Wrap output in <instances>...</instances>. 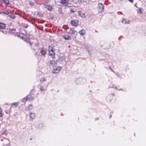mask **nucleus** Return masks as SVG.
I'll list each match as a JSON object with an SVG mask.
<instances>
[{
    "label": "nucleus",
    "mask_w": 146,
    "mask_h": 146,
    "mask_svg": "<svg viewBox=\"0 0 146 146\" xmlns=\"http://www.w3.org/2000/svg\"><path fill=\"white\" fill-rule=\"evenodd\" d=\"M62 68L61 66H58L56 68H54L52 70V72L53 73H57L61 70Z\"/></svg>",
    "instance_id": "f257e3e1"
},
{
    "label": "nucleus",
    "mask_w": 146,
    "mask_h": 146,
    "mask_svg": "<svg viewBox=\"0 0 146 146\" xmlns=\"http://www.w3.org/2000/svg\"><path fill=\"white\" fill-rule=\"evenodd\" d=\"M33 99V97L31 95H29L27 96L24 98L23 99V102L25 103L26 101L27 100L31 101Z\"/></svg>",
    "instance_id": "f03ea898"
},
{
    "label": "nucleus",
    "mask_w": 146,
    "mask_h": 146,
    "mask_svg": "<svg viewBox=\"0 0 146 146\" xmlns=\"http://www.w3.org/2000/svg\"><path fill=\"white\" fill-rule=\"evenodd\" d=\"M3 13L5 15H8L9 17L12 19H14L15 18V16L13 14H12L9 12H3Z\"/></svg>",
    "instance_id": "7ed1b4c3"
},
{
    "label": "nucleus",
    "mask_w": 146,
    "mask_h": 146,
    "mask_svg": "<svg viewBox=\"0 0 146 146\" xmlns=\"http://www.w3.org/2000/svg\"><path fill=\"white\" fill-rule=\"evenodd\" d=\"M103 5L101 3H100L98 4V11L99 12H100L102 11L104 9Z\"/></svg>",
    "instance_id": "20e7f679"
},
{
    "label": "nucleus",
    "mask_w": 146,
    "mask_h": 146,
    "mask_svg": "<svg viewBox=\"0 0 146 146\" xmlns=\"http://www.w3.org/2000/svg\"><path fill=\"white\" fill-rule=\"evenodd\" d=\"M71 23L73 26H77L78 25V21L77 20H75L72 21Z\"/></svg>",
    "instance_id": "39448f33"
},
{
    "label": "nucleus",
    "mask_w": 146,
    "mask_h": 146,
    "mask_svg": "<svg viewBox=\"0 0 146 146\" xmlns=\"http://www.w3.org/2000/svg\"><path fill=\"white\" fill-rule=\"evenodd\" d=\"M60 3L66 6H67L68 4V1L67 0H61Z\"/></svg>",
    "instance_id": "423d86ee"
},
{
    "label": "nucleus",
    "mask_w": 146,
    "mask_h": 146,
    "mask_svg": "<svg viewBox=\"0 0 146 146\" xmlns=\"http://www.w3.org/2000/svg\"><path fill=\"white\" fill-rule=\"evenodd\" d=\"M29 116L30 117V119L31 120H32L35 117V114L33 113H30V114Z\"/></svg>",
    "instance_id": "0eeeda50"
},
{
    "label": "nucleus",
    "mask_w": 146,
    "mask_h": 146,
    "mask_svg": "<svg viewBox=\"0 0 146 146\" xmlns=\"http://www.w3.org/2000/svg\"><path fill=\"white\" fill-rule=\"evenodd\" d=\"M50 64L51 66L53 67H54L57 66V64L56 62L54 61H50Z\"/></svg>",
    "instance_id": "6e6552de"
},
{
    "label": "nucleus",
    "mask_w": 146,
    "mask_h": 146,
    "mask_svg": "<svg viewBox=\"0 0 146 146\" xmlns=\"http://www.w3.org/2000/svg\"><path fill=\"white\" fill-rule=\"evenodd\" d=\"M19 105V104L17 102H14L11 104V108H14L17 107Z\"/></svg>",
    "instance_id": "1a4fd4ad"
},
{
    "label": "nucleus",
    "mask_w": 146,
    "mask_h": 146,
    "mask_svg": "<svg viewBox=\"0 0 146 146\" xmlns=\"http://www.w3.org/2000/svg\"><path fill=\"white\" fill-rule=\"evenodd\" d=\"M44 7L45 8L47 9L49 11H51L52 9V7L51 6L47 5H45Z\"/></svg>",
    "instance_id": "9d476101"
},
{
    "label": "nucleus",
    "mask_w": 146,
    "mask_h": 146,
    "mask_svg": "<svg viewBox=\"0 0 146 146\" xmlns=\"http://www.w3.org/2000/svg\"><path fill=\"white\" fill-rule=\"evenodd\" d=\"M122 22L125 24H129L130 21L127 19H123Z\"/></svg>",
    "instance_id": "9b49d317"
},
{
    "label": "nucleus",
    "mask_w": 146,
    "mask_h": 146,
    "mask_svg": "<svg viewBox=\"0 0 146 146\" xmlns=\"http://www.w3.org/2000/svg\"><path fill=\"white\" fill-rule=\"evenodd\" d=\"M114 96L112 94L109 95L108 96L107 99L111 102V100H112L113 97Z\"/></svg>",
    "instance_id": "f8f14e48"
},
{
    "label": "nucleus",
    "mask_w": 146,
    "mask_h": 146,
    "mask_svg": "<svg viewBox=\"0 0 146 146\" xmlns=\"http://www.w3.org/2000/svg\"><path fill=\"white\" fill-rule=\"evenodd\" d=\"M6 25L5 24L0 23V29H3L5 27Z\"/></svg>",
    "instance_id": "ddd939ff"
},
{
    "label": "nucleus",
    "mask_w": 146,
    "mask_h": 146,
    "mask_svg": "<svg viewBox=\"0 0 146 146\" xmlns=\"http://www.w3.org/2000/svg\"><path fill=\"white\" fill-rule=\"evenodd\" d=\"M79 33L81 35H84L86 33V31L84 29H82L79 32Z\"/></svg>",
    "instance_id": "4468645a"
},
{
    "label": "nucleus",
    "mask_w": 146,
    "mask_h": 146,
    "mask_svg": "<svg viewBox=\"0 0 146 146\" xmlns=\"http://www.w3.org/2000/svg\"><path fill=\"white\" fill-rule=\"evenodd\" d=\"M17 35L19 38L22 39L24 36V35L22 33H17Z\"/></svg>",
    "instance_id": "2eb2a0df"
},
{
    "label": "nucleus",
    "mask_w": 146,
    "mask_h": 146,
    "mask_svg": "<svg viewBox=\"0 0 146 146\" xmlns=\"http://www.w3.org/2000/svg\"><path fill=\"white\" fill-rule=\"evenodd\" d=\"M63 37L65 39L67 40H70L71 39L70 37L67 35H63Z\"/></svg>",
    "instance_id": "dca6fc26"
},
{
    "label": "nucleus",
    "mask_w": 146,
    "mask_h": 146,
    "mask_svg": "<svg viewBox=\"0 0 146 146\" xmlns=\"http://www.w3.org/2000/svg\"><path fill=\"white\" fill-rule=\"evenodd\" d=\"M76 31L74 30L73 29L70 28V29L69 33L71 34H75Z\"/></svg>",
    "instance_id": "f3484780"
},
{
    "label": "nucleus",
    "mask_w": 146,
    "mask_h": 146,
    "mask_svg": "<svg viewBox=\"0 0 146 146\" xmlns=\"http://www.w3.org/2000/svg\"><path fill=\"white\" fill-rule=\"evenodd\" d=\"M46 79L44 77L42 78L40 80V83H42L43 82L46 81Z\"/></svg>",
    "instance_id": "a211bd4d"
},
{
    "label": "nucleus",
    "mask_w": 146,
    "mask_h": 146,
    "mask_svg": "<svg viewBox=\"0 0 146 146\" xmlns=\"http://www.w3.org/2000/svg\"><path fill=\"white\" fill-rule=\"evenodd\" d=\"M40 89L41 92L44 91V90H45V89L44 88V87L42 86H41L40 88Z\"/></svg>",
    "instance_id": "6ab92c4d"
},
{
    "label": "nucleus",
    "mask_w": 146,
    "mask_h": 146,
    "mask_svg": "<svg viewBox=\"0 0 146 146\" xmlns=\"http://www.w3.org/2000/svg\"><path fill=\"white\" fill-rule=\"evenodd\" d=\"M48 50L49 51V52L50 53V52H52L53 51V48L51 46H49L48 48Z\"/></svg>",
    "instance_id": "aec40b11"
},
{
    "label": "nucleus",
    "mask_w": 146,
    "mask_h": 146,
    "mask_svg": "<svg viewBox=\"0 0 146 146\" xmlns=\"http://www.w3.org/2000/svg\"><path fill=\"white\" fill-rule=\"evenodd\" d=\"M3 110L2 108H0V117H2L3 115L2 113Z\"/></svg>",
    "instance_id": "412c9836"
},
{
    "label": "nucleus",
    "mask_w": 146,
    "mask_h": 146,
    "mask_svg": "<svg viewBox=\"0 0 146 146\" xmlns=\"http://www.w3.org/2000/svg\"><path fill=\"white\" fill-rule=\"evenodd\" d=\"M142 8H140L137 10V12L138 13H142Z\"/></svg>",
    "instance_id": "4be33fe9"
},
{
    "label": "nucleus",
    "mask_w": 146,
    "mask_h": 146,
    "mask_svg": "<svg viewBox=\"0 0 146 146\" xmlns=\"http://www.w3.org/2000/svg\"><path fill=\"white\" fill-rule=\"evenodd\" d=\"M33 108V106L32 104H30L28 106V109L29 110H31Z\"/></svg>",
    "instance_id": "5701e85b"
},
{
    "label": "nucleus",
    "mask_w": 146,
    "mask_h": 146,
    "mask_svg": "<svg viewBox=\"0 0 146 146\" xmlns=\"http://www.w3.org/2000/svg\"><path fill=\"white\" fill-rule=\"evenodd\" d=\"M41 53L42 55H44L46 54V52L45 51L43 50H41Z\"/></svg>",
    "instance_id": "b1692460"
},
{
    "label": "nucleus",
    "mask_w": 146,
    "mask_h": 146,
    "mask_svg": "<svg viewBox=\"0 0 146 146\" xmlns=\"http://www.w3.org/2000/svg\"><path fill=\"white\" fill-rule=\"evenodd\" d=\"M7 130H5L4 132L3 133V134L4 135H5L6 136L7 134Z\"/></svg>",
    "instance_id": "393cba45"
},
{
    "label": "nucleus",
    "mask_w": 146,
    "mask_h": 146,
    "mask_svg": "<svg viewBox=\"0 0 146 146\" xmlns=\"http://www.w3.org/2000/svg\"><path fill=\"white\" fill-rule=\"evenodd\" d=\"M3 2L7 4H8L9 3V1L8 0H5Z\"/></svg>",
    "instance_id": "a878e982"
},
{
    "label": "nucleus",
    "mask_w": 146,
    "mask_h": 146,
    "mask_svg": "<svg viewBox=\"0 0 146 146\" xmlns=\"http://www.w3.org/2000/svg\"><path fill=\"white\" fill-rule=\"evenodd\" d=\"M81 17H83L84 18H85V14L84 13H82V15H81Z\"/></svg>",
    "instance_id": "bb28decb"
},
{
    "label": "nucleus",
    "mask_w": 146,
    "mask_h": 146,
    "mask_svg": "<svg viewBox=\"0 0 146 146\" xmlns=\"http://www.w3.org/2000/svg\"><path fill=\"white\" fill-rule=\"evenodd\" d=\"M29 5L31 6H33V5L34 3L32 2H30L29 3Z\"/></svg>",
    "instance_id": "cd10ccee"
},
{
    "label": "nucleus",
    "mask_w": 146,
    "mask_h": 146,
    "mask_svg": "<svg viewBox=\"0 0 146 146\" xmlns=\"http://www.w3.org/2000/svg\"><path fill=\"white\" fill-rule=\"evenodd\" d=\"M78 13L79 15L81 16V12L80 11H78Z\"/></svg>",
    "instance_id": "c85d7f7f"
},
{
    "label": "nucleus",
    "mask_w": 146,
    "mask_h": 146,
    "mask_svg": "<svg viewBox=\"0 0 146 146\" xmlns=\"http://www.w3.org/2000/svg\"><path fill=\"white\" fill-rule=\"evenodd\" d=\"M110 45H109L107 47H106L105 48L107 49H108L110 48Z\"/></svg>",
    "instance_id": "c756f323"
},
{
    "label": "nucleus",
    "mask_w": 146,
    "mask_h": 146,
    "mask_svg": "<svg viewBox=\"0 0 146 146\" xmlns=\"http://www.w3.org/2000/svg\"><path fill=\"white\" fill-rule=\"evenodd\" d=\"M50 56H51V57L53 58H55V57H54V56L55 55H50Z\"/></svg>",
    "instance_id": "7c9ffc66"
},
{
    "label": "nucleus",
    "mask_w": 146,
    "mask_h": 146,
    "mask_svg": "<svg viewBox=\"0 0 146 146\" xmlns=\"http://www.w3.org/2000/svg\"><path fill=\"white\" fill-rule=\"evenodd\" d=\"M128 0L131 3H132L133 1V0Z\"/></svg>",
    "instance_id": "2f4dec72"
},
{
    "label": "nucleus",
    "mask_w": 146,
    "mask_h": 146,
    "mask_svg": "<svg viewBox=\"0 0 146 146\" xmlns=\"http://www.w3.org/2000/svg\"><path fill=\"white\" fill-rule=\"evenodd\" d=\"M99 119L98 117L96 118L95 119V120H97Z\"/></svg>",
    "instance_id": "473e14b6"
},
{
    "label": "nucleus",
    "mask_w": 146,
    "mask_h": 146,
    "mask_svg": "<svg viewBox=\"0 0 146 146\" xmlns=\"http://www.w3.org/2000/svg\"><path fill=\"white\" fill-rule=\"evenodd\" d=\"M4 0H0V1H1V2H3L4 1Z\"/></svg>",
    "instance_id": "72a5a7b5"
},
{
    "label": "nucleus",
    "mask_w": 146,
    "mask_h": 146,
    "mask_svg": "<svg viewBox=\"0 0 146 146\" xmlns=\"http://www.w3.org/2000/svg\"><path fill=\"white\" fill-rule=\"evenodd\" d=\"M111 117V115H110V118Z\"/></svg>",
    "instance_id": "f704fd0d"
},
{
    "label": "nucleus",
    "mask_w": 146,
    "mask_h": 146,
    "mask_svg": "<svg viewBox=\"0 0 146 146\" xmlns=\"http://www.w3.org/2000/svg\"><path fill=\"white\" fill-rule=\"evenodd\" d=\"M50 55H53V54H52V53H50Z\"/></svg>",
    "instance_id": "c9c22d12"
},
{
    "label": "nucleus",
    "mask_w": 146,
    "mask_h": 146,
    "mask_svg": "<svg viewBox=\"0 0 146 146\" xmlns=\"http://www.w3.org/2000/svg\"><path fill=\"white\" fill-rule=\"evenodd\" d=\"M2 32L3 33H4V32H3V31H2Z\"/></svg>",
    "instance_id": "e433bc0d"
},
{
    "label": "nucleus",
    "mask_w": 146,
    "mask_h": 146,
    "mask_svg": "<svg viewBox=\"0 0 146 146\" xmlns=\"http://www.w3.org/2000/svg\"><path fill=\"white\" fill-rule=\"evenodd\" d=\"M71 11L72 12H73V11Z\"/></svg>",
    "instance_id": "4c0bfd02"
},
{
    "label": "nucleus",
    "mask_w": 146,
    "mask_h": 146,
    "mask_svg": "<svg viewBox=\"0 0 146 146\" xmlns=\"http://www.w3.org/2000/svg\"><path fill=\"white\" fill-rule=\"evenodd\" d=\"M71 11L72 12H73V11Z\"/></svg>",
    "instance_id": "58836bf2"
}]
</instances>
